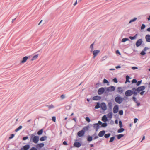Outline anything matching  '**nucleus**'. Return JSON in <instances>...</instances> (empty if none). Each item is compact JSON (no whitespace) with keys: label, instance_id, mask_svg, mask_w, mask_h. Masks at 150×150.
Listing matches in <instances>:
<instances>
[{"label":"nucleus","instance_id":"9d476101","mask_svg":"<svg viewBox=\"0 0 150 150\" xmlns=\"http://www.w3.org/2000/svg\"><path fill=\"white\" fill-rule=\"evenodd\" d=\"M105 89L103 87H101L99 88L98 91V93L99 95L103 94L105 92Z\"/></svg>","mask_w":150,"mask_h":150},{"label":"nucleus","instance_id":"603ef678","mask_svg":"<svg viewBox=\"0 0 150 150\" xmlns=\"http://www.w3.org/2000/svg\"><path fill=\"white\" fill-rule=\"evenodd\" d=\"M136 96H133L132 97V99L133 100V101L135 102V103H137V99L135 97Z\"/></svg>","mask_w":150,"mask_h":150},{"label":"nucleus","instance_id":"a18cd8bd","mask_svg":"<svg viewBox=\"0 0 150 150\" xmlns=\"http://www.w3.org/2000/svg\"><path fill=\"white\" fill-rule=\"evenodd\" d=\"M119 127L120 128L122 127L123 126L122 121L121 120L119 121Z\"/></svg>","mask_w":150,"mask_h":150},{"label":"nucleus","instance_id":"aec40b11","mask_svg":"<svg viewBox=\"0 0 150 150\" xmlns=\"http://www.w3.org/2000/svg\"><path fill=\"white\" fill-rule=\"evenodd\" d=\"M28 58V56H25L23 57L22 59V60L21 61V63H25Z\"/></svg>","mask_w":150,"mask_h":150},{"label":"nucleus","instance_id":"e2e57ef3","mask_svg":"<svg viewBox=\"0 0 150 150\" xmlns=\"http://www.w3.org/2000/svg\"><path fill=\"white\" fill-rule=\"evenodd\" d=\"M138 119L137 118H135L134 120V123H136Z\"/></svg>","mask_w":150,"mask_h":150},{"label":"nucleus","instance_id":"f8f14e48","mask_svg":"<svg viewBox=\"0 0 150 150\" xmlns=\"http://www.w3.org/2000/svg\"><path fill=\"white\" fill-rule=\"evenodd\" d=\"M149 48L148 47H145L143 50L140 52V54L142 56L146 54L145 51H146Z\"/></svg>","mask_w":150,"mask_h":150},{"label":"nucleus","instance_id":"473e14b6","mask_svg":"<svg viewBox=\"0 0 150 150\" xmlns=\"http://www.w3.org/2000/svg\"><path fill=\"white\" fill-rule=\"evenodd\" d=\"M127 41H130L129 39L127 38H123L122 40V42H125Z\"/></svg>","mask_w":150,"mask_h":150},{"label":"nucleus","instance_id":"ddd939ff","mask_svg":"<svg viewBox=\"0 0 150 150\" xmlns=\"http://www.w3.org/2000/svg\"><path fill=\"white\" fill-rule=\"evenodd\" d=\"M44 146V144L43 143H39L36 145V147L38 149H40L41 148Z\"/></svg>","mask_w":150,"mask_h":150},{"label":"nucleus","instance_id":"39448f33","mask_svg":"<svg viewBox=\"0 0 150 150\" xmlns=\"http://www.w3.org/2000/svg\"><path fill=\"white\" fill-rule=\"evenodd\" d=\"M123 98L120 96H117L115 99V101L118 104H121L123 100Z\"/></svg>","mask_w":150,"mask_h":150},{"label":"nucleus","instance_id":"f257e3e1","mask_svg":"<svg viewBox=\"0 0 150 150\" xmlns=\"http://www.w3.org/2000/svg\"><path fill=\"white\" fill-rule=\"evenodd\" d=\"M90 127L88 125L84 127L82 129L77 133V136L79 137H81L83 136L85 134V132L88 130Z\"/></svg>","mask_w":150,"mask_h":150},{"label":"nucleus","instance_id":"c9c22d12","mask_svg":"<svg viewBox=\"0 0 150 150\" xmlns=\"http://www.w3.org/2000/svg\"><path fill=\"white\" fill-rule=\"evenodd\" d=\"M46 106L49 109H50L54 108V106L52 104H51L50 105H46Z\"/></svg>","mask_w":150,"mask_h":150},{"label":"nucleus","instance_id":"ea45409f","mask_svg":"<svg viewBox=\"0 0 150 150\" xmlns=\"http://www.w3.org/2000/svg\"><path fill=\"white\" fill-rule=\"evenodd\" d=\"M108 117L109 118H111L112 117V113L110 112L108 114Z\"/></svg>","mask_w":150,"mask_h":150},{"label":"nucleus","instance_id":"8fccbe9b","mask_svg":"<svg viewBox=\"0 0 150 150\" xmlns=\"http://www.w3.org/2000/svg\"><path fill=\"white\" fill-rule=\"evenodd\" d=\"M86 121H87L88 123L89 122L91 121L90 118L88 117H87L86 118Z\"/></svg>","mask_w":150,"mask_h":150},{"label":"nucleus","instance_id":"338daca9","mask_svg":"<svg viewBox=\"0 0 150 150\" xmlns=\"http://www.w3.org/2000/svg\"><path fill=\"white\" fill-rule=\"evenodd\" d=\"M94 138H93V140H95L96 139H97L98 138V136H95L94 137H93Z\"/></svg>","mask_w":150,"mask_h":150},{"label":"nucleus","instance_id":"864d4df0","mask_svg":"<svg viewBox=\"0 0 150 150\" xmlns=\"http://www.w3.org/2000/svg\"><path fill=\"white\" fill-rule=\"evenodd\" d=\"M15 134H11L10 137H9V139H12L14 137Z\"/></svg>","mask_w":150,"mask_h":150},{"label":"nucleus","instance_id":"680f3d73","mask_svg":"<svg viewBox=\"0 0 150 150\" xmlns=\"http://www.w3.org/2000/svg\"><path fill=\"white\" fill-rule=\"evenodd\" d=\"M145 92V91H141V92L140 93V94L141 95H143L144 94V93Z\"/></svg>","mask_w":150,"mask_h":150},{"label":"nucleus","instance_id":"b1692460","mask_svg":"<svg viewBox=\"0 0 150 150\" xmlns=\"http://www.w3.org/2000/svg\"><path fill=\"white\" fill-rule=\"evenodd\" d=\"M126 80L125 82V83H126L127 82L130 83V81L129 79H131V78L128 75H127L126 77Z\"/></svg>","mask_w":150,"mask_h":150},{"label":"nucleus","instance_id":"3c124183","mask_svg":"<svg viewBox=\"0 0 150 150\" xmlns=\"http://www.w3.org/2000/svg\"><path fill=\"white\" fill-rule=\"evenodd\" d=\"M137 82V80L135 79H133L132 81V83H136Z\"/></svg>","mask_w":150,"mask_h":150},{"label":"nucleus","instance_id":"9b49d317","mask_svg":"<svg viewBox=\"0 0 150 150\" xmlns=\"http://www.w3.org/2000/svg\"><path fill=\"white\" fill-rule=\"evenodd\" d=\"M93 126L94 128L95 129L96 132L97 131L100 127L99 124L97 123L93 124Z\"/></svg>","mask_w":150,"mask_h":150},{"label":"nucleus","instance_id":"7ed1b4c3","mask_svg":"<svg viewBox=\"0 0 150 150\" xmlns=\"http://www.w3.org/2000/svg\"><path fill=\"white\" fill-rule=\"evenodd\" d=\"M39 139V137L38 136H34L33 135L30 137V141H32L35 144L38 143Z\"/></svg>","mask_w":150,"mask_h":150},{"label":"nucleus","instance_id":"0e129e2a","mask_svg":"<svg viewBox=\"0 0 150 150\" xmlns=\"http://www.w3.org/2000/svg\"><path fill=\"white\" fill-rule=\"evenodd\" d=\"M138 69V67H132V69L133 70H135L137 69Z\"/></svg>","mask_w":150,"mask_h":150},{"label":"nucleus","instance_id":"f03ea898","mask_svg":"<svg viewBox=\"0 0 150 150\" xmlns=\"http://www.w3.org/2000/svg\"><path fill=\"white\" fill-rule=\"evenodd\" d=\"M132 94H133V96H136L137 95V93L134 90H127L125 92V96L127 97L130 96Z\"/></svg>","mask_w":150,"mask_h":150},{"label":"nucleus","instance_id":"052dcab7","mask_svg":"<svg viewBox=\"0 0 150 150\" xmlns=\"http://www.w3.org/2000/svg\"><path fill=\"white\" fill-rule=\"evenodd\" d=\"M63 144L64 145H68V144L67 142L65 141H64L63 142Z\"/></svg>","mask_w":150,"mask_h":150},{"label":"nucleus","instance_id":"4d7b16f0","mask_svg":"<svg viewBox=\"0 0 150 150\" xmlns=\"http://www.w3.org/2000/svg\"><path fill=\"white\" fill-rule=\"evenodd\" d=\"M56 117L55 116H53L52 117V120L54 122L56 121Z\"/></svg>","mask_w":150,"mask_h":150},{"label":"nucleus","instance_id":"4be33fe9","mask_svg":"<svg viewBox=\"0 0 150 150\" xmlns=\"http://www.w3.org/2000/svg\"><path fill=\"white\" fill-rule=\"evenodd\" d=\"M93 137L92 136L88 135L87 137V141L89 142L93 140Z\"/></svg>","mask_w":150,"mask_h":150},{"label":"nucleus","instance_id":"5701e85b","mask_svg":"<svg viewBox=\"0 0 150 150\" xmlns=\"http://www.w3.org/2000/svg\"><path fill=\"white\" fill-rule=\"evenodd\" d=\"M96 103V105L94 108L95 109H98L100 107V104L99 102H97Z\"/></svg>","mask_w":150,"mask_h":150},{"label":"nucleus","instance_id":"6e6552de","mask_svg":"<svg viewBox=\"0 0 150 150\" xmlns=\"http://www.w3.org/2000/svg\"><path fill=\"white\" fill-rule=\"evenodd\" d=\"M100 108L103 111L106 110L107 108L106 103L104 102H102L100 104Z\"/></svg>","mask_w":150,"mask_h":150},{"label":"nucleus","instance_id":"e433bc0d","mask_svg":"<svg viewBox=\"0 0 150 150\" xmlns=\"http://www.w3.org/2000/svg\"><path fill=\"white\" fill-rule=\"evenodd\" d=\"M115 136H113L112 137H111L110 138V140L109 141L110 143L112 142L115 139Z\"/></svg>","mask_w":150,"mask_h":150},{"label":"nucleus","instance_id":"c756f323","mask_svg":"<svg viewBox=\"0 0 150 150\" xmlns=\"http://www.w3.org/2000/svg\"><path fill=\"white\" fill-rule=\"evenodd\" d=\"M125 130V129L122 127L120 128V129H118L117 130V132L118 133H121L123 132Z\"/></svg>","mask_w":150,"mask_h":150},{"label":"nucleus","instance_id":"412c9836","mask_svg":"<svg viewBox=\"0 0 150 150\" xmlns=\"http://www.w3.org/2000/svg\"><path fill=\"white\" fill-rule=\"evenodd\" d=\"M145 39L147 42H150V35H146L145 36Z\"/></svg>","mask_w":150,"mask_h":150},{"label":"nucleus","instance_id":"bf43d9fd","mask_svg":"<svg viewBox=\"0 0 150 150\" xmlns=\"http://www.w3.org/2000/svg\"><path fill=\"white\" fill-rule=\"evenodd\" d=\"M116 53L117 54H119V55H121V53L118 50H117L116 51Z\"/></svg>","mask_w":150,"mask_h":150},{"label":"nucleus","instance_id":"49530a36","mask_svg":"<svg viewBox=\"0 0 150 150\" xmlns=\"http://www.w3.org/2000/svg\"><path fill=\"white\" fill-rule=\"evenodd\" d=\"M119 114L120 115H122L123 114V111L122 110H120L119 111Z\"/></svg>","mask_w":150,"mask_h":150},{"label":"nucleus","instance_id":"f704fd0d","mask_svg":"<svg viewBox=\"0 0 150 150\" xmlns=\"http://www.w3.org/2000/svg\"><path fill=\"white\" fill-rule=\"evenodd\" d=\"M38 56V54H36V55H34L31 59V60L33 61L34 60L36 59L37 58Z\"/></svg>","mask_w":150,"mask_h":150},{"label":"nucleus","instance_id":"5fc2aeb1","mask_svg":"<svg viewBox=\"0 0 150 150\" xmlns=\"http://www.w3.org/2000/svg\"><path fill=\"white\" fill-rule=\"evenodd\" d=\"M28 138V136H26L24 137H23L22 138V140L23 141L27 139Z\"/></svg>","mask_w":150,"mask_h":150},{"label":"nucleus","instance_id":"6e6d98bb","mask_svg":"<svg viewBox=\"0 0 150 150\" xmlns=\"http://www.w3.org/2000/svg\"><path fill=\"white\" fill-rule=\"evenodd\" d=\"M60 97L62 99H64L65 98V95L64 94H62L61 96Z\"/></svg>","mask_w":150,"mask_h":150},{"label":"nucleus","instance_id":"2eb2a0df","mask_svg":"<svg viewBox=\"0 0 150 150\" xmlns=\"http://www.w3.org/2000/svg\"><path fill=\"white\" fill-rule=\"evenodd\" d=\"M30 147V146L29 144H26L21 148L23 150H28Z\"/></svg>","mask_w":150,"mask_h":150},{"label":"nucleus","instance_id":"2f4dec72","mask_svg":"<svg viewBox=\"0 0 150 150\" xmlns=\"http://www.w3.org/2000/svg\"><path fill=\"white\" fill-rule=\"evenodd\" d=\"M108 125V124L106 122L102 123L101 127H105Z\"/></svg>","mask_w":150,"mask_h":150},{"label":"nucleus","instance_id":"69168bd1","mask_svg":"<svg viewBox=\"0 0 150 150\" xmlns=\"http://www.w3.org/2000/svg\"><path fill=\"white\" fill-rule=\"evenodd\" d=\"M137 106H139L140 105V103L139 102H138V101L137 102Z\"/></svg>","mask_w":150,"mask_h":150},{"label":"nucleus","instance_id":"a211bd4d","mask_svg":"<svg viewBox=\"0 0 150 150\" xmlns=\"http://www.w3.org/2000/svg\"><path fill=\"white\" fill-rule=\"evenodd\" d=\"M108 119L106 116L105 115H103L102 118V121L104 122H106L108 121Z\"/></svg>","mask_w":150,"mask_h":150},{"label":"nucleus","instance_id":"4468645a","mask_svg":"<svg viewBox=\"0 0 150 150\" xmlns=\"http://www.w3.org/2000/svg\"><path fill=\"white\" fill-rule=\"evenodd\" d=\"M119 110V107L118 105H116L114 106L113 108V112L114 113H117Z\"/></svg>","mask_w":150,"mask_h":150},{"label":"nucleus","instance_id":"de8ad7c7","mask_svg":"<svg viewBox=\"0 0 150 150\" xmlns=\"http://www.w3.org/2000/svg\"><path fill=\"white\" fill-rule=\"evenodd\" d=\"M146 27L145 25L144 24H142L141 27V28L142 30L144 29Z\"/></svg>","mask_w":150,"mask_h":150},{"label":"nucleus","instance_id":"4c0bfd02","mask_svg":"<svg viewBox=\"0 0 150 150\" xmlns=\"http://www.w3.org/2000/svg\"><path fill=\"white\" fill-rule=\"evenodd\" d=\"M22 128V126L21 125H20L18 128H16L15 130L16 132H17L20 130Z\"/></svg>","mask_w":150,"mask_h":150},{"label":"nucleus","instance_id":"dca6fc26","mask_svg":"<svg viewBox=\"0 0 150 150\" xmlns=\"http://www.w3.org/2000/svg\"><path fill=\"white\" fill-rule=\"evenodd\" d=\"M105 133V130H102L100 132H99L98 136L99 137H103Z\"/></svg>","mask_w":150,"mask_h":150},{"label":"nucleus","instance_id":"c85d7f7f","mask_svg":"<svg viewBox=\"0 0 150 150\" xmlns=\"http://www.w3.org/2000/svg\"><path fill=\"white\" fill-rule=\"evenodd\" d=\"M103 82L104 84L107 83L108 86H109L110 84L109 82L106 79H104L103 80Z\"/></svg>","mask_w":150,"mask_h":150},{"label":"nucleus","instance_id":"13d9d810","mask_svg":"<svg viewBox=\"0 0 150 150\" xmlns=\"http://www.w3.org/2000/svg\"><path fill=\"white\" fill-rule=\"evenodd\" d=\"M30 150H38L36 147H33L31 148Z\"/></svg>","mask_w":150,"mask_h":150},{"label":"nucleus","instance_id":"c03bdc74","mask_svg":"<svg viewBox=\"0 0 150 150\" xmlns=\"http://www.w3.org/2000/svg\"><path fill=\"white\" fill-rule=\"evenodd\" d=\"M142 80H140L139 81H137L136 83V85L137 86H139L142 83Z\"/></svg>","mask_w":150,"mask_h":150},{"label":"nucleus","instance_id":"79ce46f5","mask_svg":"<svg viewBox=\"0 0 150 150\" xmlns=\"http://www.w3.org/2000/svg\"><path fill=\"white\" fill-rule=\"evenodd\" d=\"M108 105L109 107V108L110 109H112V103L111 102H109L108 104Z\"/></svg>","mask_w":150,"mask_h":150},{"label":"nucleus","instance_id":"37998d69","mask_svg":"<svg viewBox=\"0 0 150 150\" xmlns=\"http://www.w3.org/2000/svg\"><path fill=\"white\" fill-rule=\"evenodd\" d=\"M71 106L70 105H67L65 106L66 109L67 110H69L71 108Z\"/></svg>","mask_w":150,"mask_h":150},{"label":"nucleus","instance_id":"bb28decb","mask_svg":"<svg viewBox=\"0 0 150 150\" xmlns=\"http://www.w3.org/2000/svg\"><path fill=\"white\" fill-rule=\"evenodd\" d=\"M124 135L123 134H120L116 135L117 139H119L124 136Z\"/></svg>","mask_w":150,"mask_h":150},{"label":"nucleus","instance_id":"72a5a7b5","mask_svg":"<svg viewBox=\"0 0 150 150\" xmlns=\"http://www.w3.org/2000/svg\"><path fill=\"white\" fill-rule=\"evenodd\" d=\"M110 135L111 134L110 133L105 134L104 135V137L106 138H108L110 137Z\"/></svg>","mask_w":150,"mask_h":150},{"label":"nucleus","instance_id":"1a4fd4ad","mask_svg":"<svg viewBox=\"0 0 150 150\" xmlns=\"http://www.w3.org/2000/svg\"><path fill=\"white\" fill-rule=\"evenodd\" d=\"M75 142L74 143V146L76 147L79 148L81 146V143L80 142H78V140L76 139L75 141Z\"/></svg>","mask_w":150,"mask_h":150},{"label":"nucleus","instance_id":"7c9ffc66","mask_svg":"<svg viewBox=\"0 0 150 150\" xmlns=\"http://www.w3.org/2000/svg\"><path fill=\"white\" fill-rule=\"evenodd\" d=\"M137 35V34H136L134 36H130L129 37V38L131 39V40H134L135 39H136Z\"/></svg>","mask_w":150,"mask_h":150},{"label":"nucleus","instance_id":"f3484780","mask_svg":"<svg viewBox=\"0 0 150 150\" xmlns=\"http://www.w3.org/2000/svg\"><path fill=\"white\" fill-rule=\"evenodd\" d=\"M101 99V97L99 96L96 95L94 96L92 99L93 100H100Z\"/></svg>","mask_w":150,"mask_h":150},{"label":"nucleus","instance_id":"58836bf2","mask_svg":"<svg viewBox=\"0 0 150 150\" xmlns=\"http://www.w3.org/2000/svg\"><path fill=\"white\" fill-rule=\"evenodd\" d=\"M137 18H134L133 19H131L129 21V23H130L132 22L135 21L137 19Z\"/></svg>","mask_w":150,"mask_h":150},{"label":"nucleus","instance_id":"cd10ccee","mask_svg":"<svg viewBox=\"0 0 150 150\" xmlns=\"http://www.w3.org/2000/svg\"><path fill=\"white\" fill-rule=\"evenodd\" d=\"M43 131V129H41L39 130L37 132V134L39 135H40L42 134Z\"/></svg>","mask_w":150,"mask_h":150},{"label":"nucleus","instance_id":"a878e982","mask_svg":"<svg viewBox=\"0 0 150 150\" xmlns=\"http://www.w3.org/2000/svg\"><path fill=\"white\" fill-rule=\"evenodd\" d=\"M47 137L46 136H44L40 138V140L41 141H43L47 139Z\"/></svg>","mask_w":150,"mask_h":150},{"label":"nucleus","instance_id":"a19ab883","mask_svg":"<svg viewBox=\"0 0 150 150\" xmlns=\"http://www.w3.org/2000/svg\"><path fill=\"white\" fill-rule=\"evenodd\" d=\"M93 45H94V43H92L90 45V48L91 49V52L93 51Z\"/></svg>","mask_w":150,"mask_h":150},{"label":"nucleus","instance_id":"6ab92c4d","mask_svg":"<svg viewBox=\"0 0 150 150\" xmlns=\"http://www.w3.org/2000/svg\"><path fill=\"white\" fill-rule=\"evenodd\" d=\"M117 91L119 93L121 94L123 93V90L122 87H119L117 88Z\"/></svg>","mask_w":150,"mask_h":150},{"label":"nucleus","instance_id":"393cba45","mask_svg":"<svg viewBox=\"0 0 150 150\" xmlns=\"http://www.w3.org/2000/svg\"><path fill=\"white\" fill-rule=\"evenodd\" d=\"M100 52V50H94L93 51V55L97 56Z\"/></svg>","mask_w":150,"mask_h":150},{"label":"nucleus","instance_id":"0eeeda50","mask_svg":"<svg viewBox=\"0 0 150 150\" xmlns=\"http://www.w3.org/2000/svg\"><path fill=\"white\" fill-rule=\"evenodd\" d=\"M143 41L142 39H138L136 41L135 44L137 47H139L141 45L143 46L142 45Z\"/></svg>","mask_w":150,"mask_h":150},{"label":"nucleus","instance_id":"774afa93","mask_svg":"<svg viewBox=\"0 0 150 150\" xmlns=\"http://www.w3.org/2000/svg\"><path fill=\"white\" fill-rule=\"evenodd\" d=\"M98 123L99 124V125H101L102 122L100 120L98 121Z\"/></svg>","mask_w":150,"mask_h":150},{"label":"nucleus","instance_id":"20e7f679","mask_svg":"<svg viewBox=\"0 0 150 150\" xmlns=\"http://www.w3.org/2000/svg\"><path fill=\"white\" fill-rule=\"evenodd\" d=\"M145 88L146 87L145 86H142L138 87L137 88H133L132 90H135V91L137 92V95L138 92L144 91Z\"/></svg>","mask_w":150,"mask_h":150},{"label":"nucleus","instance_id":"09e8293b","mask_svg":"<svg viewBox=\"0 0 150 150\" xmlns=\"http://www.w3.org/2000/svg\"><path fill=\"white\" fill-rule=\"evenodd\" d=\"M112 81L115 83H117L118 82V81L116 78H115L112 79Z\"/></svg>","mask_w":150,"mask_h":150},{"label":"nucleus","instance_id":"423d86ee","mask_svg":"<svg viewBox=\"0 0 150 150\" xmlns=\"http://www.w3.org/2000/svg\"><path fill=\"white\" fill-rule=\"evenodd\" d=\"M115 87L113 86H111L110 87H108L106 89V91L105 92V93L106 94L107 91L108 92L111 91L113 92L115 91Z\"/></svg>","mask_w":150,"mask_h":150}]
</instances>
